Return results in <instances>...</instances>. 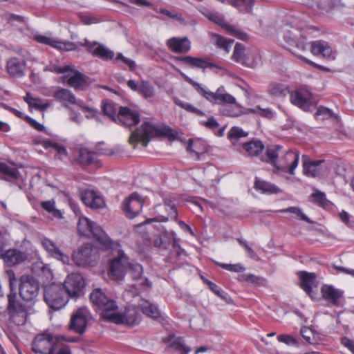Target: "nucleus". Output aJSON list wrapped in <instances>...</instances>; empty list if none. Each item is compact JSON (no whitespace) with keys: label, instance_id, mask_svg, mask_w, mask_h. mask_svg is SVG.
I'll use <instances>...</instances> for the list:
<instances>
[{"label":"nucleus","instance_id":"c756f323","mask_svg":"<svg viewBox=\"0 0 354 354\" xmlns=\"http://www.w3.org/2000/svg\"><path fill=\"white\" fill-rule=\"evenodd\" d=\"M176 61L183 62V64L192 67L205 70L209 66V62L207 59L195 57L192 56H180L175 57Z\"/></svg>","mask_w":354,"mask_h":354},{"label":"nucleus","instance_id":"4c0bfd02","mask_svg":"<svg viewBox=\"0 0 354 354\" xmlns=\"http://www.w3.org/2000/svg\"><path fill=\"white\" fill-rule=\"evenodd\" d=\"M139 307L143 314L149 317L157 319L160 316V313L157 306L148 301H143L142 303L139 305Z\"/></svg>","mask_w":354,"mask_h":354},{"label":"nucleus","instance_id":"f704fd0d","mask_svg":"<svg viewBox=\"0 0 354 354\" xmlns=\"http://www.w3.org/2000/svg\"><path fill=\"white\" fill-rule=\"evenodd\" d=\"M254 188L262 194H277L281 192L274 184L259 179H257L254 182Z\"/></svg>","mask_w":354,"mask_h":354},{"label":"nucleus","instance_id":"39448f33","mask_svg":"<svg viewBox=\"0 0 354 354\" xmlns=\"http://www.w3.org/2000/svg\"><path fill=\"white\" fill-rule=\"evenodd\" d=\"M127 272H129L132 280L138 283L137 284L129 286L126 289V291L130 292L132 296H137L141 291L151 288L152 282L147 277L142 276L143 267L136 261L131 260Z\"/></svg>","mask_w":354,"mask_h":354},{"label":"nucleus","instance_id":"e2e57ef3","mask_svg":"<svg viewBox=\"0 0 354 354\" xmlns=\"http://www.w3.org/2000/svg\"><path fill=\"white\" fill-rule=\"evenodd\" d=\"M200 123L210 129H214L219 126L218 122L214 117H210L207 121H201Z\"/></svg>","mask_w":354,"mask_h":354},{"label":"nucleus","instance_id":"2eb2a0df","mask_svg":"<svg viewBox=\"0 0 354 354\" xmlns=\"http://www.w3.org/2000/svg\"><path fill=\"white\" fill-rule=\"evenodd\" d=\"M85 281L80 274L71 273L68 274L62 286L65 294L71 298H77L82 294Z\"/></svg>","mask_w":354,"mask_h":354},{"label":"nucleus","instance_id":"dca6fc26","mask_svg":"<svg viewBox=\"0 0 354 354\" xmlns=\"http://www.w3.org/2000/svg\"><path fill=\"white\" fill-rule=\"evenodd\" d=\"M109 321L117 324H126L133 326L140 323V315L136 308L129 307L125 309L123 314L114 311L111 315H109Z\"/></svg>","mask_w":354,"mask_h":354},{"label":"nucleus","instance_id":"58836bf2","mask_svg":"<svg viewBox=\"0 0 354 354\" xmlns=\"http://www.w3.org/2000/svg\"><path fill=\"white\" fill-rule=\"evenodd\" d=\"M268 93L270 95L275 97H281L286 96L288 93V88L279 83H271L268 87Z\"/></svg>","mask_w":354,"mask_h":354},{"label":"nucleus","instance_id":"72a5a7b5","mask_svg":"<svg viewBox=\"0 0 354 354\" xmlns=\"http://www.w3.org/2000/svg\"><path fill=\"white\" fill-rule=\"evenodd\" d=\"M19 173L15 167H10L4 162H0V178L8 181L15 180L19 178Z\"/></svg>","mask_w":354,"mask_h":354},{"label":"nucleus","instance_id":"de8ad7c7","mask_svg":"<svg viewBox=\"0 0 354 354\" xmlns=\"http://www.w3.org/2000/svg\"><path fill=\"white\" fill-rule=\"evenodd\" d=\"M213 39L215 44L218 47L224 49L227 52H229L230 46L234 41L233 40L227 39L218 35H214Z\"/></svg>","mask_w":354,"mask_h":354},{"label":"nucleus","instance_id":"b1692460","mask_svg":"<svg viewBox=\"0 0 354 354\" xmlns=\"http://www.w3.org/2000/svg\"><path fill=\"white\" fill-rule=\"evenodd\" d=\"M81 199L83 203L91 209H101L105 206L102 197L97 194L93 190H84L81 193Z\"/></svg>","mask_w":354,"mask_h":354},{"label":"nucleus","instance_id":"f03ea898","mask_svg":"<svg viewBox=\"0 0 354 354\" xmlns=\"http://www.w3.org/2000/svg\"><path fill=\"white\" fill-rule=\"evenodd\" d=\"M171 129L169 127L161 128L149 122H144L140 128L133 131L129 138L131 144L141 142L144 147H147L150 139L161 136H169Z\"/></svg>","mask_w":354,"mask_h":354},{"label":"nucleus","instance_id":"680f3d73","mask_svg":"<svg viewBox=\"0 0 354 354\" xmlns=\"http://www.w3.org/2000/svg\"><path fill=\"white\" fill-rule=\"evenodd\" d=\"M160 14L165 15L167 18L173 19L175 20H181L182 15L180 13L169 11L168 10L161 8L158 11Z\"/></svg>","mask_w":354,"mask_h":354},{"label":"nucleus","instance_id":"f8f14e48","mask_svg":"<svg viewBox=\"0 0 354 354\" xmlns=\"http://www.w3.org/2000/svg\"><path fill=\"white\" fill-rule=\"evenodd\" d=\"M57 73H64L70 72L69 74L64 75L63 81L67 84L75 89H79L85 86L87 84V77L83 73L71 68L68 65L55 68Z\"/></svg>","mask_w":354,"mask_h":354},{"label":"nucleus","instance_id":"4d7b16f0","mask_svg":"<svg viewBox=\"0 0 354 354\" xmlns=\"http://www.w3.org/2000/svg\"><path fill=\"white\" fill-rule=\"evenodd\" d=\"M217 264L218 266L221 267L222 268H223L226 270L230 271V272H243L245 270V268L240 263L227 264V263H218Z\"/></svg>","mask_w":354,"mask_h":354},{"label":"nucleus","instance_id":"774afa93","mask_svg":"<svg viewBox=\"0 0 354 354\" xmlns=\"http://www.w3.org/2000/svg\"><path fill=\"white\" fill-rule=\"evenodd\" d=\"M341 343L346 347L353 354H354V341L348 339V337H343L341 339Z\"/></svg>","mask_w":354,"mask_h":354},{"label":"nucleus","instance_id":"6e6552de","mask_svg":"<svg viewBox=\"0 0 354 354\" xmlns=\"http://www.w3.org/2000/svg\"><path fill=\"white\" fill-rule=\"evenodd\" d=\"M119 247L111 249L116 250L117 256L113 259L109 266L111 277L115 280H122L127 272L128 267L130 265L131 259L124 254Z\"/></svg>","mask_w":354,"mask_h":354},{"label":"nucleus","instance_id":"37998d69","mask_svg":"<svg viewBox=\"0 0 354 354\" xmlns=\"http://www.w3.org/2000/svg\"><path fill=\"white\" fill-rule=\"evenodd\" d=\"M95 153L87 149L82 148L78 151L77 160L82 165L91 164L94 160Z\"/></svg>","mask_w":354,"mask_h":354},{"label":"nucleus","instance_id":"052dcab7","mask_svg":"<svg viewBox=\"0 0 354 354\" xmlns=\"http://www.w3.org/2000/svg\"><path fill=\"white\" fill-rule=\"evenodd\" d=\"M300 333L306 342L313 344L314 334L310 328L308 327H302Z\"/></svg>","mask_w":354,"mask_h":354},{"label":"nucleus","instance_id":"49530a36","mask_svg":"<svg viewBox=\"0 0 354 354\" xmlns=\"http://www.w3.org/2000/svg\"><path fill=\"white\" fill-rule=\"evenodd\" d=\"M102 109L105 115L109 116L113 121L117 122V109L113 103L104 102Z\"/></svg>","mask_w":354,"mask_h":354},{"label":"nucleus","instance_id":"7ed1b4c3","mask_svg":"<svg viewBox=\"0 0 354 354\" xmlns=\"http://www.w3.org/2000/svg\"><path fill=\"white\" fill-rule=\"evenodd\" d=\"M8 300L7 309L10 321L17 326L24 325L28 317L35 313L32 306L25 305L18 301L15 292H10L8 295Z\"/></svg>","mask_w":354,"mask_h":354},{"label":"nucleus","instance_id":"69168bd1","mask_svg":"<svg viewBox=\"0 0 354 354\" xmlns=\"http://www.w3.org/2000/svg\"><path fill=\"white\" fill-rule=\"evenodd\" d=\"M207 17L212 21L215 22L216 24L220 25V26H224L225 25V21L224 18L222 15H219L217 14L214 13H209L207 15Z\"/></svg>","mask_w":354,"mask_h":354},{"label":"nucleus","instance_id":"7c9ffc66","mask_svg":"<svg viewBox=\"0 0 354 354\" xmlns=\"http://www.w3.org/2000/svg\"><path fill=\"white\" fill-rule=\"evenodd\" d=\"M5 262L9 266H15L24 262L26 254L18 250L10 249L3 254Z\"/></svg>","mask_w":354,"mask_h":354},{"label":"nucleus","instance_id":"864d4df0","mask_svg":"<svg viewBox=\"0 0 354 354\" xmlns=\"http://www.w3.org/2000/svg\"><path fill=\"white\" fill-rule=\"evenodd\" d=\"M164 204L166 207V210L168 212V214L171 218H174L175 221H177L178 213L175 204L172 202V201L167 198L165 200Z\"/></svg>","mask_w":354,"mask_h":354},{"label":"nucleus","instance_id":"4be33fe9","mask_svg":"<svg viewBox=\"0 0 354 354\" xmlns=\"http://www.w3.org/2000/svg\"><path fill=\"white\" fill-rule=\"evenodd\" d=\"M166 45L175 53H187L191 49V41L187 37H174L167 40Z\"/></svg>","mask_w":354,"mask_h":354},{"label":"nucleus","instance_id":"f257e3e1","mask_svg":"<svg viewBox=\"0 0 354 354\" xmlns=\"http://www.w3.org/2000/svg\"><path fill=\"white\" fill-rule=\"evenodd\" d=\"M185 80L191 84L196 91L212 104L224 103L233 104V107H222L221 112L224 115L239 117L243 113V107L236 103V99L232 95L224 91L223 87L218 88L216 92H212L203 88L201 84L195 82L187 75L184 76Z\"/></svg>","mask_w":354,"mask_h":354},{"label":"nucleus","instance_id":"e433bc0d","mask_svg":"<svg viewBox=\"0 0 354 354\" xmlns=\"http://www.w3.org/2000/svg\"><path fill=\"white\" fill-rule=\"evenodd\" d=\"M24 100L30 107L34 108L37 110L44 111L49 106V104L47 100H44L38 97H33L30 93H27L26 96L24 97Z\"/></svg>","mask_w":354,"mask_h":354},{"label":"nucleus","instance_id":"412c9836","mask_svg":"<svg viewBox=\"0 0 354 354\" xmlns=\"http://www.w3.org/2000/svg\"><path fill=\"white\" fill-rule=\"evenodd\" d=\"M322 297L329 304L335 306H340V300L343 297V291L335 288L331 285H324L321 288Z\"/></svg>","mask_w":354,"mask_h":354},{"label":"nucleus","instance_id":"c03bdc74","mask_svg":"<svg viewBox=\"0 0 354 354\" xmlns=\"http://www.w3.org/2000/svg\"><path fill=\"white\" fill-rule=\"evenodd\" d=\"M139 92L146 99L152 97L155 95L153 86L147 81H142L139 85Z\"/></svg>","mask_w":354,"mask_h":354},{"label":"nucleus","instance_id":"13d9d810","mask_svg":"<svg viewBox=\"0 0 354 354\" xmlns=\"http://www.w3.org/2000/svg\"><path fill=\"white\" fill-rule=\"evenodd\" d=\"M115 61L117 62L127 65L131 70H133L136 66V64L133 60L125 57L122 53H118L117 55Z\"/></svg>","mask_w":354,"mask_h":354},{"label":"nucleus","instance_id":"6ab92c4d","mask_svg":"<svg viewBox=\"0 0 354 354\" xmlns=\"http://www.w3.org/2000/svg\"><path fill=\"white\" fill-rule=\"evenodd\" d=\"M117 122L125 126H133L140 122L138 113L127 106H120L117 115Z\"/></svg>","mask_w":354,"mask_h":354},{"label":"nucleus","instance_id":"5fc2aeb1","mask_svg":"<svg viewBox=\"0 0 354 354\" xmlns=\"http://www.w3.org/2000/svg\"><path fill=\"white\" fill-rule=\"evenodd\" d=\"M3 18L8 23L16 25L17 24H23L25 22L24 17L21 15H17L12 13H5Z\"/></svg>","mask_w":354,"mask_h":354},{"label":"nucleus","instance_id":"3c124183","mask_svg":"<svg viewBox=\"0 0 354 354\" xmlns=\"http://www.w3.org/2000/svg\"><path fill=\"white\" fill-rule=\"evenodd\" d=\"M315 117L318 120H324L334 117V113L330 109L326 107L319 106L317 108L315 113Z\"/></svg>","mask_w":354,"mask_h":354},{"label":"nucleus","instance_id":"4468645a","mask_svg":"<svg viewBox=\"0 0 354 354\" xmlns=\"http://www.w3.org/2000/svg\"><path fill=\"white\" fill-rule=\"evenodd\" d=\"M89 315L90 312L86 307H80L73 311L71 316L69 329L79 335L84 334L87 328Z\"/></svg>","mask_w":354,"mask_h":354},{"label":"nucleus","instance_id":"f3484780","mask_svg":"<svg viewBox=\"0 0 354 354\" xmlns=\"http://www.w3.org/2000/svg\"><path fill=\"white\" fill-rule=\"evenodd\" d=\"M143 203L142 198L138 194L133 193L124 200L122 208L127 217L133 218L141 212Z\"/></svg>","mask_w":354,"mask_h":354},{"label":"nucleus","instance_id":"09e8293b","mask_svg":"<svg viewBox=\"0 0 354 354\" xmlns=\"http://www.w3.org/2000/svg\"><path fill=\"white\" fill-rule=\"evenodd\" d=\"M279 212H286V213H292L296 214L301 220L306 221L308 223H313V221L306 215L304 214L301 209L299 207H290L286 209H280Z\"/></svg>","mask_w":354,"mask_h":354},{"label":"nucleus","instance_id":"0eeeda50","mask_svg":"<svg viewBox=\"0 0 354 354\" xmlns=\"http://www.w3.org/2000/svg\"><path fill=\"white\" fill-rule=\"evenodd\" d=\"M44 298L47 305L54 310L61 309L68 302V297L61 284L51 283L46 286Z\"/></svg>","mask_w":354,"mask_h":354},{"label":"nucleus","instance_id":"a878e982","mask_svg":"<svg viewBox=\"0 0 354 354\" xmlns=\"http://www.w3.org/2000/svg\"><path fill=\"white\" fill-rule=\"evenodd\" d=\"M53 97L65 106H68L70 104L82 106L81 101H77L75 95L68 89L59 88L54 93Z\"/></svg>","mask_w":354,"mask_h":354},{"label":"nucleus","instance_id":"ea45409f","mask_svg":"<svg viewBox=\"0 0 354 354\" xmlns=\"http://www.w3.org/2000/svg\"><path fill=\"white\" fill-rule=\"evenodd\" d=\"M167 342L169 346L180 351L181 354H187L190 351V348L184 344L183 339L181 337H170Z\"/></svg>","mask_w":354,"mask_h":354},{"label":"nucleus","instance_id":"cd10ccee","mask_svg":"<svg viewBox=\"0 0 354 354\" xmlns=\"http://www.w3.org/2000/svg\"><path fill=\"white\" fill-rule=\"evenodd\" d=\"M303 173L306 176L316 177L320 172L319 165L324 160L310 161L306 155H303Z\"/></svg>","mask_w":354,"mask_h":354},{"label":"nucleus","instance_id":"338daca9","mask_svg":"<svg viewBox=\"0 0 354 354\" xmlns=\"http://www.w3.org/2000/svg\"><path fill=\"white\" fill-rule=\"evenodd\" d=\"M277 339L288 345L296 344V339L292 336L288 335H280L277 337Z\"/></svg>","mask_w":354,"mask_h":354},{"label":"nucleus","instance_id":"2f4dec72","mask_svg":"<svg viewBox=\"0 0 354 354\" xmlns=\"http://www.w3.org/2000/svg\"><path fill=\"white\" fill-rule=\"evenodd\" d=\"M34 39L38 43L48 45L59 50H68V46L71 45V43H65L60 40L41 35H35Z\"/></svg>","mask_w":354,"mask_h":354},{"label":"nucleus","instance_id":"0e129e2a","mask_svg":"<svg viewBox=\"0 0 354 354\" xmlns=\"http://www.w3.org/2000/svg\"><path fill=\"white\" fill-rule=\"evenodd\" d=\"M238 241L244 248L250 257L254 259H258L252 248L248 244L246 241L241 239H238Z\"/></svg>","mask_w":354,"mask_h":354},{"label":"nucleus","instance_id":"423d86ee","mask_svg":"<svg viewBox=\"0 0 354 354\" xmlns=\"http://www.w3.org/2000/svg\"><path fill=\"white\" fill-rule=\"evenodd\" d=\"M90 300L93 306L102 311V317L104 319L109 320V315L118 310L116 302L109 298L102 288L93 289L90 294Z\"/></svg>","mask_w":354,"mask_h":354},{"label":"nucleus","instance_id":"9b49d317","mask_svg":"<svg viewBox=\"0 0 354 354\" xmlns=\"http://www.w3.org/2000/svg\"><path fill=\"white\" fill-rule=\"evenodd\" d=\"M98 259L97 253L90 243L80 246L72 254V259L78 266H94Z\"/></svg>","mask_w":354,"mask_h":354},{"label":"nucleus","instance_id":"6e6d98bb","mask_svg":"<svg viewBox=\"0 0 354 354\" xmlns=\"http://www.w3.org/2000/svg\"><path fill=\"white\" fill-rule=\"evenodd\" d=\"M78 17L80 19V21L86 26L97 24L101 21V20L97 17L93 15H84L80 14Z\"/></svg>","mask_w":354,"mask_h":354},{"label":"nucleus","instance_id":"603ef678","mask_svg":"<svg viewBox=\"0 0 354 354\" xmlns=\"http://www.w3.org/2000/svg\"><path fill=\"white\" fill-rule=\"evenodd\" d=\"M175 102L178 106L184 109L185 110L187 111L188 112H191V113H195V114H196L198 115H201V116L205 115V113L203 111H202L201 110L194 106L191 104H189V103L185 102H182L180 100H176Z\"/></svg>","mask_w":354,"mask_h":354},{"label":"nucleus","instance_id":"393cba45","mask_svg":"<svg viewBox=\"0 0 354 354\" xmlns=\"http://www.w3.org/2000/svg\"><path fill=\"white\" fill-rule=\"evenodd\" d=\"M26 64V62L24 59H19L17 57H12L7 62V71L12 77H21L24 75Z\"/></svg>","mask_w":354,"mask_h":354},{"label":"nucleus","instance_id":"bf43d9fd","mask_svg":"<svg viewBox=\"0 0 354 354\" xmlns=\"http://www.w3.org/2000/svg\"><path fill=\"white\" fill-rule=\"evenodd\" d=\"M311 197L313 198L315 203L321 206H324L327 203L326 195L324 193L316 191L311 194Z\"/></svg>","mask_w":354,"mask_h":354},{"label":"nucleus","instance_id":"c9c22d12","mask_svg":"<svg viewBox=\"0 0 354 354\" xmlns=\"http://www.w3.org/2000/svg\"><path fill=\"white\" fill-rule=\"evenodd\" d=\"M299 278L301 280V288L309 294L312 291L313 286L316 282V275L314 273L303 271L299 273Z\"/></svg>","mask_w":354,"mask_h":354},{"label":"nucleus","instance_id":"a18cd8bd","mask_svg":"<svg viewBox=\"0 0 354 354\" xmlns=\"http://www.w3.org/2000/svg\"><path fill=\"white\" fill-rule=\"evenodd\" d=\"M248 133L243 131L241 128L239 127H233L228 132L227 138L231 140V142H234L241 138L248 136Z\"/></svg>","mask_w":354,"mask_h":354},{"label":"nucleus","instance_id":"20e7f679","mask_svg":"<svg viewBox=\"0 0 354 354\" xmlns=\"http://www.w3.org/2000/svg\"><path fill=\"white\" fill-rule=\"evenodd\" d=\"M77 227L81 234L84 236L93 234L107 249H114L120 246L118 242L113 241L99 225L86 217H80L79 218Z\"/></svg>","mask_w":354,"mask_h":354},{"label":"nucleus","instance_id":"9d476101","mask_svg":"<svg viewBox=\"0 0 354 354\" xmlns=\"http://www.w3.org/2000/svg\"><path fill=\"white\" fill-rule=\"evenodd\" d=\"M39 291V283L37 279L29 275L20 278L19 295L23 300L34 304Z\"/></svg>","mask_w":354,"mask_h":354},{"label":"nucleus","instance_id":"aec40b11","mask_svg":"<svg viewBox=\"0 0 354 354\" xmlns=\"http://www.w3.org/2000/svg\"><path fill=\"white\" fill-rule=\"evenodd\" d=\"M310 51L314 55H322L323 57L333 60L336 57V51L333 50L329 44L324 40L312 41Z\"/></svg>","mask_w":354,"mask_h":354},{"label":"nucleus","instance_id":"473e14b6","mask_svg":"<svg viewBox=\"0 0 354 354\" xmlns=\"http://www.w3.org/2000/svg\"><path fill=\"white\" fill-rule=\"evenodd\" d=\"M243 148L250 156H259L263 151L265 146L261 140H252L243 144Z\"/></svg>","mask_w":354,"mask_h":354},{"label":"nucleus","instance_id":"a19ab883","mask_svg":"<svg viewBox=\"0 0 354 354\" xmlns=\"http://www.w3.org/2000/svg\"><path fill=\"white\" fill-rule=\"evenodd\" d=\"M41 206L43 209L50 214L53 217L56 218H62V212L55 207V200L52 199L46 201H42L41 203Z\"/></svg>","mask_w":354,"mask_h":354},{"label":"nucleus","instance_id":"c85d7f7f","mask_svg":"<svg viewBox=\"0 0 354 354\" xmlns=\"http://www.w3.org/2000/svg\"><path fill=\"white\" fill-rule=\"evenodd\" d=\"M282 149L281 145H270L266 149V156H262L261 160L263 162L273 165L274 171H276V166L279 164L277 159Z\"/></svg>","mask_w":354,"mask_h":354},{"label":"nucleus","instance_id":"1a4fd4ad","mask_svg":"<svg viewBox=\"0 0 354 354\" xmlns=\"http://www.w3.org/2000/svg\"><path fill=\"white\" fill-rule=\"evenodd\" d=\"M58 337L45 332L37 335L32 343V349L35 353L52 354L57 348Z\"/></svg>","mask_w":354,"mask_h":354},{"label":"nucleus","instance_id":"79ce46f5","mask_svg":"<svg viewBox=\"0 0 354 354\" xmlns=\"http://www.w3.org/2000/svg\"><path fill=\"white\" fill-rule=\"evenodd\" d=\"M232 57L236 62L247 66L245 47L242 44L238 43L235 45Z\"/></svg>","mask_w":354,"mask_h":354},{"label":"nucleus","instance_id":"a211bd4d","mask_svg":"<svg viewBox=\"0 0 354 354\" xmlns=\"http://www.w3.org/2000/svg\"><path fill=\"white\" fill-rule=\"evenodd\" d=\"M291 102L305 111H310L312 105L311 93L306 88H298L290 95Z\"/></svg>","mask_w":354,"mask_h":354},{"label":"nucleus","instance_id":"8fccbe9b","mask_svg":"<svg viewBox=\"0 0 354 354\" xmlns=\"http://www.w3.org/2000/svg\"><path fill=\"white\" fill-rule=\"evenodd\" d=\"M42 146L45 149H52L56 151L60 155H66V149L64 147L59 145L57 143L51 142L50 140H44Z\"/></svg>","mask_w":354,"mask_h":354},{"label":"nucleus","instance_id":"5701e85b","mask_svg":"<svg viewBox=\"0 0 354 354\" xmlns=\"http://www.w3.org/2000/svg\"><path fill=\"white\" fill-rule=\"evenodd\" d=\"M41 244L44 250L53 257L62 261L64 264H69V257L64 254L57 246L56 243L48 238H44L41 241Z\"/></svg>","mask_w":354,"mask_h":354},{"label":"nucleus","instance_id":"ddd939ff","mask_svg":"<svg viewBox=\"0 0 354 354\" xmlns=\"http://www.w3.org/2000/svg\"><path fill=\"white\" fill-rule=\"evenodd\" d=\"M299 160V153L297 151L288 150L279 159V164L276 166L275 174L289 173L295 174Z\"/></svg>","mask_w":354,"mask_h":354},{"label":"nucleus","instance_id":"bb28decb","mask_svg":"<svg viewBox=\"0 0 354 354\" xmlns=\"http://www.w3.org/2000/svg\"><path fill=\"white\" fill-rule=\"evenodd\" d=\"M84 44L87 46L90 50H91L94 46L97 45V46L92 51V54L95 56L106 60H111L114 57L113 51L111 50L104 45L98 44L97 42L92 43L86 39L84 40Z\"/></svg>","mask_w":354,"mask_h":354}]
</instances>
